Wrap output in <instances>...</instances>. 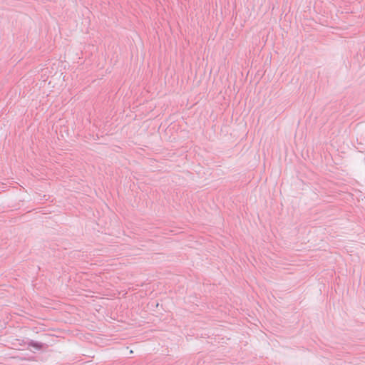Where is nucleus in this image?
I'll return each mask as SVG.
<instances>
[{
  "instance_id": "f257e3e1",
  "label": "nucleus",
  "mask_w": 365,
  "mask_h": 365,
  "mask_svg": "<svg viewBox=\"0 0 365 365\" xmlns=\"http://www.w3.org/2000/svg\"><path fill=\"white\" fill-rule=\"evenodd\" d=\"M33 346H34L36 349H40V348H41V345H40L39 344H38V343H35V344H33Z\"/></svg>"
}]
</instances>
